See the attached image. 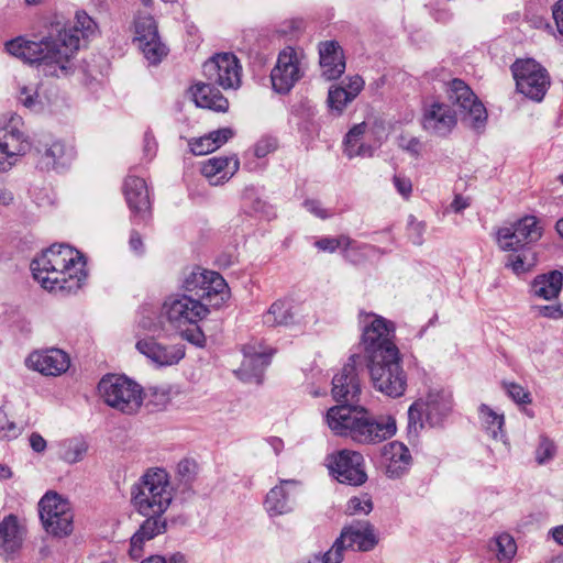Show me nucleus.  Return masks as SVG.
<instances>
[{
	"label": "nucleus",
	"mask_w": 563,
	"mask_h": 563,
	"mask_svg": "<svg viewBox=\"0 0 563 563\" xmlns=\"http://www.w3.org/2000/svg\"><path fill=\"white\" fill-rule=\"evenodd\" d=\"M364 355L371 380L376 390L397 398L405 394L407 374L401 365V355L395 343V324L382 316L361 311Z\"/></svg>",
	"instance_id": "nucleus-1"
},
{
	"label": "nucleus",
	"mask_w": 563,
	"mask_h": 563,
	"mask_svg": "<svg viewBox=\"0 0 563 563\" xmlns=\"http://www.w3.org/2000/svg\"><path fill=\"white\" fill-rule=\"evenodd\" d=\"M75 24L49 34L41 41L16 37L5 43L7 52L29 64L43 67L46 76L66 77L74 71L71 59L79 49L80 38L93 35L98 25L85 11L76 13Z\"/></svg>",
	"instance_id": "nucleus-2"
},
{
	"label": "nucleus",
	"mask_w": 563,
	"mask_h": 563,
	"mask_svg": "<svg viewBox=\"0 0 563 563\" xmlns=\"http://www.w3.org/2000/svg\"><path fill=\"white\" fill-rule=\"evenodd\" d=\"M82 255L66 244H54L31 262L34 278L43 288L73 294L81 288L87 273Z\"/></svg>",
	"instance_id": "nucleus-3"
},
{
	"label": "nucleus",
	"mask_w": 563,
	"mask_h": 563,
	"mask_svg": "<svg viewBox=\"0 0 563 563\" xmlns=\"http://www.w3.org/2000/svg\"><path fill=\"white\" fill-rule=\"evenodd\" d=\"M330 430L358 444H377L396 433V421L390 416H374L366 408L353 405L331 407L325 415Z\"/></svg>",
	"instance_id": "nucleus-4"
},
{
	"label": "nucleus",
	"mask_w": 563,
	"mask_h": 563,
	"mask_svg": "<svg viewBox=\"0 0 563 563\" xmlns=\"http://www.w3.org/2000/svg\"><path fill=\"white\" fill-rule=\"evenodd\" d=\"M209 308L206 302L192 296L176 294L168 296L162 303L158 316H143L140 325L151 332L165 329L168 323L175 330H181L189 324H196L207 317Z\"/></svg>",
	"instance_id": "nucleus-5"
},
{
	"label": "nucleus",
	"mask_w": 563,
	"mask_h": 563,
	"mask_svg": "<svg viewBox=\"0 0 563 563\" xmlns=\"http://www.w3.org/2000/svg\"><path fill=\"white\" fill-rule=\"evenodd\" d=\"M174 498V487L163 468L147 470L132 486L131 501L140 515H165Z\"/></svg>",
	"instance_id": "nucleus-6"
},
{
	"label": "nucleus",
	"mask_w": 563,
	"mask_h": 563,
	"mask_svg": "<svg viewBox=\"0 0 563 563\" xmlns=\"http://www.w3.org/2000/svg\"><path fill=\"white\" fill-rule=\"evenodd\" d=\"M453 408L452 394L444 389L430 390L426 398L418 399L408 409V434L418 437L428 423L439 427L449 417Z\"/></svg>",
	"instance_id": "nucleus-7"
},
{
	"label": "nucleus",
	"mask_w": 563,
	"mask_h": 563,
	"mask_svg": "<svg viewBox=\"0 0 563 563\" xmlns=\"http://www.w3.org/2000/svg\"><path fill=\"white\" fill-rule=\"evenodd\" d=\"M98 390L109 407L125 415L136 413L143 404V388L126 376L107 375Z\"/></svg>",
	"instance_id": "nucleus-8"
},
{
	"label": "nucleus",
	"mask_w": 563,
	"mask_h": 563,
	"mask_svg": "<svg viewBox=\"0 0 563 563\" xmlns=\"http://www.w3.org/2000/svg\"><path fill=\"white\" fill-rule=\"evenodd\" d=\"M184 295L192 296L206 302L207 307L219 308L229 298V288L224 278L217 272L197 267L185 276Z\"/></svg>",
	"instance_id": "nucleus-9"
},
{
	"label": "nucleus",
	"mask_w": 563,
	"mask_h": 563,
	"mask_svg": "<svg viewBox=\"0 0 563 563\" xmlns=\"http://www.w3.org/2000/svg\"><path fill=\"white\" fill-rule=\"evenodd\" d=\"M38 515L45 531L54 537H67L74 530L70 503L56 492L49 490L40 499Z\"/></svg>",
	"instance_id": "nucleus-10"
},
{
	"label": "nucleus",
	"mask_w": 563,
	"mask_h": 563,
	"mask_svg": "<svg viewBox=\"0 0 563 563\" xmlns=\"http://www.w3.org/2000/svg\"><path fill=\"white\" fill-rule=\"evenodd\" d=\"M23 128L18 114H12L0 128V173L9 172L29 152L31 143Z\"/></svg>",
	"instance_id": "nucleus-11"
},
{
	"label": "nucleus",
	"mask_w": 563,
	"mask_h": 563,
	"mask_svg": "<svg viewBox=\"0 0 563 563\" xmlns=\"http://www.w3.org/2000/svg\"><path fill=\"white\" fill-rule=\"evenodd\" d=\"M448 99L459 107L463 122L475 131H482L487 121V111L472 89L461 79L446 85Z\"/></svg>",
	"instance_id": "nucleus-12"
},
{
	"label": "nucleus",
	"mask_w": 563,
	"mask_h": 563,
	"mask_svg": "<svg viewBox=\"0 0 563 563\" xmlns=\"http://www.w3.org/2000/svg\"><path fill=\"white\" fill-rule=\"evenodd\" d=\"M542 236V228L536 217L527 216L497 230L496 241L500 250L520 252Z\"/></svg>",
	"instance_id": "nucleus-13"
},
{
	"label": "nucleus",
	"mask_w": 563,
	"mask_h": 563,
	"mask_svg": "<svg viewBox=\"0 0 563 563\" xmlns=\"http://www.w3.org/2000/svg\"><path fill=\"white\" fill-rule=\"evenodd\" d=\"M519 92L534 101H541L550 86L545 68L533 59L517 60L511 66Z\"/></svg>",
	"instance_id": "nucleus-14"
},
{
	"label": "nucleus",
	"mask_w": 563,
	"mask_h": 563,
	"mask_svg": "<svg viewBox=\"0 0 563 563\" xmlns=\"http://www.w3.org/2000/svg\"><path fill=\"white\" fill-rule=\"evenodd\" d=\"M134 42L137 43L150 64L156 65L167 55V47L162 43L157 25L150 14L139 13L134 20Z\"/></svg>",
	"instance_id": "nucleus-15"
},
{
	"label": "nucleus",
	"mask_w": 563,
	"mask_h": 563,
	"mask_svg": "<svg viewBox=\"0 0 563 563\" xmlns=\"http://www.w3.org/2000/svg\"><path fill=\"white\" fill-rule=\"evenodd\" d=\"M329 470L343 484L360 486L367 479L364 470V457L352 450H341L329 457Z\"/></svg>",
	"instance_id": "nucleus-16"
},
{
	"label": "nucleus",
	"mask_w": 563,
	"mask_h": 563,
	"mask_svg": "<svg viewBox=\"0 0 563 563\" xmlns=\"http://www.w3.org/2000/svg\"><path fill=\"white\" fill-rule=\"evenodd\" d=\"M203 75L223 89H236L241 84V66L231 53L217 54L203 64Z\"/></svg>",
	"instance_id": "nucleus-17"
},
{
	"label": "nucleus",
	"mask_w": 563,
	"mask_h": 563,
	"mask_svg": "<svg viewBox=\"0 0 563 563\" xmlns=\"http://www.w3.org/2000/svg\"><path fill=\"white\" fill-rule=\"evenodd\" d=\"M301 76L296 52L291 47L282 51L271 71L273 89L278 93H288Z\"/></svg>",
	"instance_id": "nucleus-18"
},
{
	"label": "nucleus",
	"mask_w": 563,
	"mask_h": 563,
	"mask_svg": "<svg viewBox=\"0 0 563 563\" xmlns=\"http://www.w3.org/2000/svg\"><path fill=\"white\" fill-rule=\"evenodd\" d=\"M357 355H351L347 363L332 379V396L335 401L351 405L358 400L361 384L356 374Z\"/></svg>",
	"instance_id": "nucleus-19"
},
{
	"label": "nucleus",
	"mask_w": 563,
	"mask_h": 563,
	"mask_svg": "<svg viewBox=\"0 0 563 563\" xmlns=\"http://www.w3.org/2000/svg\"><path fill=\"white\" fill-rule=\"evenodd\" d=\"M244 358L235 371L236 376L246 383H261L265 368L271 363L272 352H268L261 343H250L243 347Z\"/></svg>",
	"instance_id": "nucleus-20"
},
{
	"label": "nucleus",
	"mask_w": 563,
	"mask_h": 563,
	"mask_svg": "<svg viewBox=\"0 0 563 563\" xmlns=\"http://www.w3.org/2000/svg\"><path fill=\"white\" fill-rule=\"evenodd\" d=\"M135 347L142 355L159 367L175 365L185 356V347L183 345H166L153 336L139 340Z\"/></svg>",
	"instance_id": "nucleus-21"
},
{
	"label": "nucleus",
	"mask_w": 563,
	"mask_h": 563,
	"mask_svg": "<svg viewBox=\"0 0 563 563\" xmlns=\"http://www.w3.org/2000/svg\"><path fill=\"white\" fill-rule=\"evenodd\" d=\"M145 520L141 523L137 531L131 537L129 554L133 560H139L143 555L144 544L155 537L167 531L168 523L176 522L177 519H168L164 515H142Z\"/></svg>",
	"instance_id": "nucleus-22"
},
{
	"label": "nucleus",
	"mask_w": 563,
	"mask_h": 563,
	"mask_svg": "<svg viewBox=\"0 0 563 563\" xmlns=\"http://www.w3.org/2000/svg\"><path fill=\"white\" fill-rule=\"evenodd\" d=\"M300 487L297 479H280L269 489L264 500V508L269 517L287 515L294 509L295 496Z\"/></svg>",
	"instance_id": "nucleus-23"
},
{
	"label": "nucleus",
	"mask_w": 563,
	"mask_h": 563,
	"mask_svg": "<svg viewBox=\"0 0 563 563\" xmlns=\"http://www.w3.org/2000/svg\"><path fill=\"white\" fill-rule=\"evenodd\" d=\"M25 364L29 368L47 376H57L65 373L70 365L69 356L59 349H47L31 353Z\"/></svg>",
	"instance_id": "nucleus-24"
},
{
	"label": "nucleus",
	"mask_w": 563,
	"mask_h": 563,
	"mask_svg": "<svg viewBox=\"0 0 563 563\" xmlns=\"http://www.w3.org/2000/svg\"><path fill=\"white\" fill-rule=\"evenodd\" d=\"M422 125L426 131L439 136H445L456 125V114L450 106L432 102L424 108Z\"/></svg>",
	"instance_id": "nucleus-25"
},
{
	"label": "nucleus",
	"mask_w": 563,
	"mask_h": 563,
	"mask_svg": "<svg viewBox=\"0 0 563 563\" xmlns=\"http://www.w3.org/2000/svg\"><path fill=\"white\" fill-rule=\"evenodd\" d=\"M123 194L132 214L145 220L151 208L145 180L136 176H128L123 184Z\"/></svg>",
	"instance_id": "nucleus-26"
},
{
	"label": "nucleus",
	"mask_w": 563,
	"mask_h": 563,
	"mask_svg": "<svg viewBox=\"0 0 563 563\" xmlns=\"http://www.w3.org/2000/svg\"><path fill=\"white\" fill-rule=\"evenodd\" d=\"M340 538L346 543L347 549L356 547L358 551L364 552L372 550L377 544L374 527L366 520L354 521L344 527Z\"/></svg>",
	"instance_id": "nucleus-27"
},
{
	"label": "nucleus",
	"mask_w": 563,
	"mask_h": 563,
	"mask_svg": "<svg viewBox=\"0 0 563 563\" xmlns=\"http://www.w3.org/2000/svg\"><path fill=\"white\" fill-rule=\"evenodd\" d=\"M319 55L322 77L327 80L340 78L345 70V59L340 45L333 41L321 43Z\"/></svg>",
	"instance_id": "nucleus-28"
},
{
	"label": "nucleus",
	"mask_w": 563,
	"mask_h": 563,
	"mask_svg": "<svg viewBox=\"0 0 563 563\" xmlns=\"http://www.w3.org/2000/svg\"><path fill=\"white\" fill-rule=\"evenodd\" d=\"M240 167L235 156L211 157L202 164L201 173L213 186L228 181Z\"/></svg>",
	"instance_id": "nucleus-29"
},
{
	"label": "nucleus",
	"mask_w": 563,
	"mask_h": 563,
	"mask_svg": "<svg viewBox=\"0 0 563 563\" xmlns=\"http://www.w3.org/2000/svg\"><path fill=\"white\" fill-rule=\"evenodd\" d=\"M197 107L217 112H225L229 108L228 99L210 81L200 82L190 89Z\"/></svg>",
	"instance_id": "nucleus-30"
},
{
	"label": "nucleus",
	"mask_w": 563,
	"mask_h": 563,
	"mask_svg": "<svg viewBox=\"0 0 563 563\" xmlns=\"http://www.w3.org/2000/svg\"><path fill=\"white\" fill-rule=\"evenodd\" d=\"M43 168L51 169L64 167L71 158V148H68L62 141L55 140L49 143H41L37 148Z\"/></svg>",
	"instance_id": "nucleus-31"
},
{
	"label": "nucleus",
	"mask_w": 563,
	"mask_h": 563,
	"mask_svg": "<svg viewBox=\"0 0 563 563\" xmlns=\"http://www.w3.org/2000/svg\"><path fill=\"white\" fill-rule=\"evenodd\" d=\"M563 286V274L560 271H552L547 274L538 275L530 285L532 296L551 300L559 296Z\"/></svg>",
	"instance_id": "nucleus-32"
},
{
	"label": "nucleus",
	"mask_w": 563,
	"mask_h": 563,
	"mask_svg": "<svg viewBox=\"0 0 563 563\" xmlns=\"http://www.w3.org/2000/svg\"><path fill=\"white\" fill-rule=\"evenodd\" d=\"M385 455L388 456L386 475L389 478L402 476L411 463V454L406 445L400 442H391L385 446Z\"/></svg>",
	"instance_id": "nucleus-33"
},
{
	"label": "nucleus",
	"mask_w": 563,
	"mask_h": 563,
	"mask_svg": "<svg viewBox=\"0 0 563 563\" xmlns=\"http://www.w3.org/2000/svg\"><path fill=\"white\" fill-rule=\"evenodd\" d=\"M366 130H367V124L365 122H362L358 124H354L346 133L344 141H343V145H344V154L349 158H354L357 156H361V157L373 156L374 148L371 145L364 144L362 142Z\"/></svg>",
	"instance_id": "nucleus-34"
},
{
	"label": "nucleus",
	"mask_w": 563,
	"mask_h": 563,
	"mask_svg": "<svg viewBox=\"0 0 563 563\" xmlns=\"http://www.w3.org/2000/svg\"><path fill=\"white\" fill-rule=\"evenodd\" d=\"M22 531L18 519L13 515L4 517L0 522V547L8 553L21 547Z\"/></svg>",
	"instance_id": "nucleus-35"
},
{
	"label": "nucleus",
	"mask_w": 563,
	"mask_h": 563,
	"mask_svg": "<svg viewBox=\"0 0 563 563\" xmlns=\"http://www.w3.org/2000/svg\"><path fill=\"white\" fill-rule=\"evenodd\" d=\"M263 321L268 327L291 324L294 322L291 303L287 300H276L264 314Z\"/></svg>",
	"instance_id": "nucleus-36"
},
{
	"label": "nucleus",
	"mask_w": 563,
	"mask_h": 563,
	"mask_svg": "<svg viewBox=\"0 0 563 563\" xmlns=\"http://www.w3.org/2000/svg\"><path fill=\"white\" fill-rule=\"evenodd\" d=\"M316 246L319 250L329 253H333L336 250H341L343 256L346 260H352V253L354 251L361 250L360 245L354 240H352L349 235L344 234L339 235L336 238H322L316 242Z\"/></svg>",
	"instance_id": "nucleus-37"
},
{
	"label": "nucleus",
	"mask_w": 563,
	"mask_h": 563,
	"mask_svg": "<svg viewBox=\"0 0 563 563\" xmlns=\"http://www.w3.org/2000/svg\"><path fill=\"white\" fill-rule=\"evenodd\" d=\"M479 419L489 437L498 439L503 433V426L505 423L504 415L497 413L490 407L483 404L479 407Z\"/></svg>",
	"instance_id": "nucleus-38"
},
{
	"label": "nucleus",
	"mask_w": 563,
	"mask_h": 563,
	"mask_svg": "<svg viewBox=\"0 0 563 563\" xmlns=\"http://www.w3.org/2000/svg\"><path fill=\"white\" fill-rule=\"evenodd\" d=\"M62 448L60 459L69 464L80 462L88 451L87 442L76 438L65 440Z\"/></svg>",
	"instance_id": "nucleus-39"
},
{
	"label": "nucleus",
	"mask_w": 563,
	"mask_h": 563,
	"mask_svg": "<svg viewBox=\"0 0 563 563\" xmlns=\"http://www.w3.org/2000/svg\"><path fill=\"white\" fill-rule=\"evenodd\" d=\"M490 550L496 552L499 562L509 561L517 552L514 538L508 533L499 534L490 544Z\"/></svg>",
	"instance_id": "nucleus-40"
},
{
	"label": "nucleus",
	"mask_w": 563,
	"mask_h": 563,
	"mask_svg": "<svg viewBox=\"0 0 563 563\" xmlns=\"http://www.w3.org/2000/svg\"><path fill=\"white\" fill-rule=\"evenodd\" d=\"M198 474V464L191 459H184L177 464L176 478L184 490H190Z\"/></svg>",
	"instance_id": "nucleus-41"
},
{
	"label": "nucleus",
	"mask_w": 563,
	"mask_h": 563,
	"mask_svg": "<svg viewBox=\"0 0 563 563\" xmlns=\"http://www.w3.org/2000/svg\"><path fill=\"white\" fill-rule=\"evenodd\" d=\"M536 256L532 255L531 258H529L523 250L521 253L514 252L512 254H509L505 266L510 268L516 275H521L530 272L536 266Z\"/></svg>",
	"instance_id": "nucleus-42"
},
{
	"label": "nucleus",
	"mask_w": 563,
	"mask_h": 563,
	"mask_svg": "<svg viewBox=\"0 0 563 563\" xmlns=\"http://www.w3.org/2000/svg\"><path fill=\"white\" fill-rule=\"evenodd\" d=\"M328 106L332 113L341 115L345 107L353 101L345 87L339 86L329 89Z\"/></svg>",
	"instance_id": "nucleus-43"
},
{
	"label": "nucleus",
	"mask_w": 563,
	"mask_h": 563,
	"mask_svg": "<svg viewBox=\"0 0 563 563\" xmlns=\"http://www.w3.org/2000/svg\"><path fill=\"white\" fill-rule=\"evenodd\" d=\"M19 101L30 110H36L41 106L36 85H24L19 88Z\"/></svg>",
	"instance_id": "nucleus-44"
},
{
	"label": "nucleus",
	"mask_w": 563,
	"mask_h": 563,
	"mask_svg": "<svg viewBox=\"0 0 563 563\" xmlns=\"http://www.w3.org/2000/svg\"><path fill=\"white\" fill-rule=\"evenodd\" d=\"M21 432L22 428L10 421L7 413L0 409V441L16 439Z\"/></svg>",
	"instance_id": "nucleus-45"
},
{
	"label": "nucleus",
	"mask_w": 563,
	"mask_h": 563,
	"mask_svg": "<svg viewBox=\"0 0 563 563\" xmlns=\"http://www.w3.org/2000/svg\"><path fill=\"white\" fill-rule=\"evenodd\" d=\"M397 145L402 151L407 152L410 156L419 158L422 151V142L416 137L407 134H401L397 139Z\"/></svg>",
	"instance_id": "nucleus-46"
},
{
	"label": "nucleus",
	"mask_w": 563,
	"mask_h": 563,
	"mask_svg": "<svg viewBox=\"0 0 563 563\" xmlns=\"http://www.w3.org/2000/svg\"><path fill=\"white\" fill-rule=\"evenodd\" d=\"M347 550L346 543L339 537L333 542L332 547L320 556L322 563H341L344 558V552Z\"/></svg>",
	"instance_id": "nucleus-47"
},
{
	"label": "nucleus",
	"mask_w": 563,
	"mask_h": 563,
	"mask_svg": "<svg viewBox=\"0 0 563 563\" xmlns=\"http://www.w3.org/2000/svg\"><path fill=\"white\" fill-rule=\"evenodd\" d=\"M555 452H556V448H555L553 441H551L547 437H541L539 445L536 450V461L539 464H544L554 457Z\"/></svg>",
	"instance_id": "nucleus-48"
},
{
	"label": "nucleus",
	"mask_w": 563,
	"mask_h": 563,
	"mask_svg": "<svg viewBox=\"0 0 563 563\" xmlns=\"http://www.w3.org/2000/svg\"><path fill=\"white\" fill-rule=\"evenodd\" d=\"M507 395L517 404L527 405L531 402L530 393L527 391L521 385L516 383L503 384Z\"/></svg>",
	"instance_id": "nucleus-49"
},
{
	"label": "nucleus",
	"mask_w": 563,
	"mask_h": 563,
	"mask_svg": "<svg viewBox=\"0 0 563 563\" xmlns=\"http://www.w3.org/2000/svg\"><path fill=\"white\" fill-rule=\"evenodd\" d=\"M373 509V503L368 497H352L347 501L346 512L349 515L369 514Z\"/></svg>",
	"instance_id": "nucleus-50"
},
{
	"label": "nucleus",
	"mask_w": 563,
	"mask_h": 563,
	"mask_svg": "<svg viewBox=\"0 0 563 563\" xmlns=\"http://www.w3.org/2000/svg\"><path fill=\"white\" fill-rule=\"evenodd\" d=\"M189 147L191 153L195 155H206L216 151L214 143L210 140L208 134L190 140Z\"/></svg>",
	"instance_id": "nucleus-51"
},
{
	"label": "nucleus",
	"mask_w": 563,
	"mask_h": 563,
	"mask_svg": "<svg viewBox=\"0 0 563 563\" xmlns=\"http://www.w3.org/2000/svg\"><path fill=\"white\" fill-rule=\"evenodd\" d=\"M192 328H183L180 331L181 336L187 340L189 343L198 346L203 347L206 344V336L200 329V327L196 323L192 324Z\"/></svg>",
	"instance_id": "nucleus-52"
},
{
	"label": "nucleus",
	"mask_w": 563,
	"mask_h": 563,
	"mask_svg": "<svg viewBox=\"0 0 563 563\" xmlns=\"http://www.w3.org/2000/svg\"><path fill=\"white\" fill-rule=\"evenodd\" d=\"M533 309L537 311L538 316L549 318V319H561L563 318V309L561 305H544V306H534Z\"/></svg>",
	"instance_id": "nucleus-53"
},
{
	"label": "nucleus",
	"mask_w": 563,
	"mask_h": 563,
	"mask_svg": "<svg viewBox=\"0 0 563 563\" xmlns=\"http://www.w3.org/2000/svg\"><path fill=\"white\" fill-rule=\"evenodd\" d=\"M409 236L413 244L420 245L422 243V235L424 232V224L410 217L408 224Z\"/></svg>",
	"instance_id": "nucleus-54"
},
{
	"label": "nucleus",
	"mask_w": 563,
	"mask_h": 563,
	"mask_svg": "<svg viewBox=\"0 0 563 563\" xmlns=\"http://www.w3.org/2000/svg\"><path fill=\"white\" fill-rule=\"evenodd\" d=\"M233 130L230 128H222L217 131L210 132L208 135L213 141L216 150L227 143L233 136Z\"/></svg>",
	"instance_id": "nucleus-55"
},
{
	"label": "nucleus",
	"mask_w": 563,
	"mask_h": 563,
	"mask_svg": "<svg viewBox=\"0 0 563 563\" xmlns=\"http://www.w3.org/2000/svg\"><path fill=\"white\" fill-rule=\"evenodd\" d=\"M276 143L272 139H263L258 141L254 147V154L258 158L265 157L271 152L275 151Z\"/></svg>",
	"instance_id": "nucleus-56"
},
{
	"label": "nucleus",
	"mask_w": 563,
	"mask_h": 563,
	"mask_svg": "<svg viewBox=\"0 0 563 563\" xmlns=\"http://www.w3.org/2000/svg\"><path fill=\"white\" fill-rule=\"evenodd\" d=\"M394 185L397 191L404 197L408 198L412 191L411 180L407 177L395 175L394 176Z\"/></svg>",
	"instance_id": "nucleus-57"
},
{
	"label": "nucleus",
	"mask_w": 563,
	"mask_h": 563,
	"mask_svg": "<svg viewBox=\"0 0 563 563\" xmlns=\"http://www.w3.org/2000/svg\"><path fill=\"white\" fill-rule=\"evenodd\" d=\"M343 87L346 88L347 93L354 100L356 96L362 91L364 87V80L360 76H353L349 78V81Z\"/></svg>",
	"instance_id": "nucleus-58"
},
{
	"label": "nucleus",
	"mask_w": 563,
	"mask_h": 563,
	"mask_svg": "<svg viewBox=\"0 0 563 563\" xmlns=\"http://www.w3.org/2000/svg\"><path fill=\"white\" fill-rule=\"evenodd\" d=\"M305 207L309 212H311L312 214L320 219H327L331 216V213L328 210L322 208L320 201L318 200H306Z\"/></svg>",
	"instance_id": "nucleus-59"
},
{
	"label": "nucleus",
	"mask_w": 563,
	"mask_h": 563,
	"mask_svg": "<svg viewBox=\"0 0 563 563\" xmlns=\"http://www.w3.org/2000/svg\"><path fill=\"white\" fill-rule=\"evenodd\" d=\"M129 246L130 250L135 253L136 255H142L144 253V243L140 235V233L135 230L131 231L130 239H129Z\"/></svg>",
	"instance_id": "nucleus-60"
},
{
	"label": "nucleus",
	"mask_w": 563,
	"mask_h": 563,
	"mask_svg": "<svg viewBox=\"0 0 563 563\" xmlns=\"http://www.w3.org/2000/svg\"><path fill=\"white\" fill-rule=\"evenodd\" d=\"M30 445L33 451L37 453H42L46 449V441L45 439L37 432H33L30 435Z\"/></svg>",
	"instance_id": "nucleus-61"
},
{
	"label": "nucleus",
	"mask_w": 563,
	"mask_h": 563,
	"mask_svg": "<svg viewBox=\"0 0 563 563\" xmlns=\"http://www.w3.org/2000/svg\"><path fill=\"white\" fill-rule=\"evenodd\" d=\"M471 205V200L468 197H464L462 195H455L452 203H451V209L456 212V213H460L462 212L464 209H466L467 207H470Z\"/></svg>",
	"instance_id": "nucleus-62"
},
{
	"label": "nucleus",
	"mask_w": 563,
	"mask_h": 563,
	"mask_svg": "<svg viewBox=\"0 0 563 563\" xmlns=\"http://www.w3.org/2000/svg\"><path fill=\"white\" fill-rule=\"evenodd\" d=\"M552 14L559 32L563 34V0H560L555 3Z\"/></svg>",
	"instance_id": "nucleus-63"
},
{
	"label": "nucleus",
	"mask_w": 563,
	"mask_h": 563,
	"mask_svg": "<svg viewBox=\"0 0 563 563\" xmlns=\"http://www.w3.org/2000/svg\"><path fill=\"white\" fill-rule=\"evenodd\" d=\"M88 563H117L115 558L111 553L91 555L88 558Z\"/></svg>",
	"instance_id": "nucleus-64"
}]
</instances>
